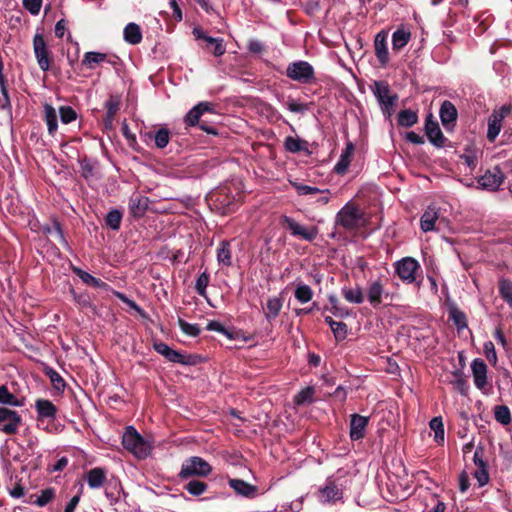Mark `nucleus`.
<instances>
[{
    "instance_id": "f257e3e1",
    "label": "nucleus",
    "mask_w": 512,
    "mask_h": 512,
    "mask_svg": "<svg viewBox=\"0 0 512 512\" xmlns=\"http://www.w3.org/2000/svg\"><path fill=\"white\" fill-rule=\"evenodd\" d=\"M336 225L346 230H355L365 225L364 213L354 203H346L335 218Z\"/></svg>"
},
{
    "instance_id": "f03ea898",
    "label": "nucleus",
    "mask_w": 512,
    "mask_h": 512,
    "mask_svg": "<svg viewBox=\"0 0 512 512\" xmlns=\"http://www.w3.org/2000/svg\"><path fill=\"white\" fill-rule=\"evenodd\" d=\"M122 444L139 459L148 457L152 450V445L145 440L132 426H129L123 434Z\"/></svg>"
},
{
    "instance_id": "7ed1b4c3",
    "label": "nucleus",
    "mask_w": 512,
    "mask_h": 512,
    "mask_svg": "<svg viewBox=\"0 0 512 512\" xmlns=\"http://www.w3.org/2000/svg\"><path fill=\"white\" fill-rule=\"evenodd\" d=\"M210 464L201 457L193 456L186 459L179 472V477L187 479L192 476L205 477L210 474Z\"/></svg>"
},
{
    "instance_id": "20e7f679",
    "label": "nucleus",
    "mask_w": 512,
    "mask_h": 512,
    "mask_svg": "<svg viewBox=\"0 0 512 512\" xmlns=\"http://www.w3.org/2000/svg\"><path fill=\"white\" fill-rule=\"evenodd\" d=\"M396 275L406 284L416 281V274L420 270L419 262L413 257H404L394 263Z\"/></svg>"
},
{
    "instance_id": "39448f33",
    "label": "nucleus",
    "mask_w": 512,
    "mask_h": 512,
    "mask_svg": "<svg viewBox=\"0 0 512 512\" xmlns=\"http://www.w3.org/2000/svg\"><path fill=\"white\" fill-rule=\"evenodd\" d=\"M471 371L475 387L488 395L492 389V384L488 380V368L485 362L479 358L474 359L471 362Z\"/></svg>"
},
{
    "instance_id": "423d86ee",
    "label": "nucleus",
    "mask_w": 512,
    "mask_h": 512,
    "mask_svg": "<svg viewBox=\"0 0 512 512\" xmlns=\"http://www.w3.org/2000/svg\"><path fill=\"white\" fill-rule=\"evenodd\" d=\"M374 94L381 105L382 111L388 117L391 116L393 107L397 101V95L392 94L387 83L378 81L374 83Z\"/></svg>"
},
{
    "instance_id": "0eeeda50",
    "label": "nucleus",
    "mask_w": 512,
    "mask_h": 512,
    "mask_svg": "<svg viewBox=\"0 0 512 512\" xmlns=\"http://www.w3.org/2000/svg\"><path fill=\"white\" fill-rule=\"evenodd\" d=\"M280 223L289 229L291 235L300 237L305 241L312 242L318 236V228L315 226H304L289 216H282Z\"/></svg>"
},
{
    "instance_id": "6e6552de",
    "label": "nucleus",
    "mask_w": 512,
    "mask_h": 512,
    "mask_svg": "<svg viewBox=\"0 0 512 512\" xmlns=\"http://www.w3.org/2000/svg\"><path fill=\"white\" fill-rule=\"evenodd\" d=\"M286 75L290 79L300 83H309L315 77L312 65L306 61L290 63L287 66Z\"/></svg>"
},
{
    "instance_id": "1a4fd4ad",
    "label": "nucleus",
    "mask_w": 512,
    "mask_h": 512,
    "mask_svg": "<svg viewBox=\"0 0 512 512\" xmlns=\"http://www.w3.org/2000/svg\"><path fill=\"white\" fill-rule=\"evenodd\" d=\"M33 51L39 68L46 72L50 69L51 52L42 33H36L33 37Z\"/></svg>"
},
{
    "instance_id": "9d476101",
    "label": "nucleus",
    "mask_w": 512,
    "mask_h": 512,
    "mask_svg": "<svg viewBox=\"0 0 512 512\" xmlns=\"http://www.w3.org/2000/svg\"><path fill=\"white\" fill-rule=\"evenodd\" d=\"M22 424L21 416L14 410L0 407V431L7 434H16Z\"/></svg>"
},
{
    "instance_id": "9b49d317",
    "label": "nucleus",
    "mask_w": 512,
    "mask_h": 512,
    "mask_svg": "<svg viewBox=\"0 0 512 512\" xmlns=\"http://www.w3.org/2000/svg\"><path fill=\"white\" fill-rule=\"evenodd\" d=\"M343 498L342 488L335 479L328 478L325 485L318 491V500L323 504H334Z\"/></svg>"
},
{
    "instance_id": "f8f14e48",
    "label": "nucleus",
    "mask_w": 512,
    "mask_h": 512,
    "mask_svg": "<svg viewBox=\"0 0 512 512\" xmlns=\"http://www.w3.org/2000/svg\"><path fill=\"white\" fill-rule=\"evenodd\" d=\"M192 34L197 40L205 42V48L210 50L214 56L220 57L225 54L226 46L222 38H214L209 36L202 28H193Z\"/></svg>"
},
{
    "instance_id": "ddd939ff",
    "label": "nucleus",
    "mask_w": 512,
    "mask_h": 512,
    "mask_svg": "<svg viewBox=\"0 0 512 512\" xmlns=\"http://www.w3.org/2000/svg\"><path fill=\"white\" fill-rule=\"evenodd\" d=\"M508 112V108L502 107L499 111H494L489 117L487 138L490 142H493L499 135L502 127V120Z\"/></svg>"
},
{
    "instance_id": "4468645a",
    "label": "nucleus",
    "mask_w": 512,
    "mask_h": 512,
    "mask_svg": "<svg viewBox=\"0 0 512 512\" xmlns=\"http://www.w3.org/2000/svg\"><path fill=\"white\" fill-rule=\"evenodd\" d=\"M384 295L387 296L388 293L380 279L369 282L367 287V299L372 307H379L382 304Z\"/></svg>"
},
{
    "instance_id": "2eb2a0df",
    "label": "nucleus",
    "mask_w": 512,
    "mask_h": 512,
    "mask_svg": "<svg viewBox=\"0 0 512 512\" xmlns=\"http://www.w3.org/2000/svg\"><path fill=\"white\" fill-rule=\"evenodd\" d=\"M503 182V174L498 169L489 170L478 180L479 185L487 190L495 191Z\"/></svg>"
},
{
    "instance_id": "dca6fc26",
    "label": "nucleus",
    "mask_w": 512,
    "mask_h": 512,
    "mask_svg": "<svg viewBox=\"0 0 512 512\" xmlns=\"http://www.w3.org/2000/svg\"><path fill=\"white\" fill-rule=\"evenodd\" d=\"M368 421V417L359 414H353L351 416L350 437L352 440H360L364 437Z\"/></svg>"
},
{
    "instance_id": "f3484780",
    "label": "nucleus",
    "mask_w": 512,
    "mask_h": 512,
    "mask_svg": "<svg viewBox=\"0 0 512 512\" xmlns=\"http://www.w3.org/2000/svg\"><path fill=\"white\" fill-rule=\"evenodd\" d=\"M229 486L235 491L236 494L253 499L258 495L257 486L251 485L241 479H230Z\"/></svg>"
},
{
    "instance_id": "a211bd4d",
    "label": "nucleus",
    "mask_w": 512,
    "mask_h": 512,
    "mask_svg": "<svg viewBox=\"0 0 512 512\" xmlns=\"http://www.w3.org/2000/svg\"><path fill=\"white\" fill-rule=\"evenodd\" d=\"M149 198L142 196L138 193H134L129 199V209L133 216L142 217L149 207Z\"/></svg>"
},
{
    "instance_id": "6ab92c4d",
    "label": "nucleus",
    "mask_w": 512,
    "mask_h": 512,
    "mask_svg": "<svg viewBox=\"0 0 512 512\" xmlns=\"http://www.w3.org/2000/svg\"><path fill=\"white\" fill-rule=\"evenodd\" d=\"M213 105L209 102H200L195 105L185 116V123L188 126H195L204 112H211Z\"/></svg>"
},
{
    "instance_id": "aec40b11",
    "label": "nucleus",
    "mask_w": 512,
    "mask_h": 512,
    "mask_svg": "<svg viewBox=\"0 0 512 512\" xmlns=\"http://www.w3.org/2000/svg\"><path fill=\"white\" fill-rule=\"evenodd\" d=\"M355 151V146L352 142L348 141L346 143L345 149L342 151L338 162L336 163L334 167V171L337 174H344L348 170L352 156Z\"/></svg>"
},
{
    "instance_id": "412c9836",
    "label": "nucleus",
    "mask_w": 512,
    "mask_h": 512,
    "mask_svg": "<svg viewBox=\"0 0 512 512\" xmlns=\"http://www.w3.org/2000/svg\"><path fill=\"white\" fill-rule=\"evenodd\" d=\"M425 132L431 143L437 147L443 146L445 138L440 130L438 123L433 121L430 117L426 120Z\"/></svg>"
},
{
    "instance_id": "4be33fe9",
    "label": "nucleus",
    "mask_w": 512,
    "mask_h": 512,
    "mask_svg": "<svg viewBox=\"0 0 512 512\" xmlns=\"http://www.w3.org/2000/svg\"><path fill=\"white\" fill-rule=\"evenodd\" d=\"M43 119L47 125L50 136H55L58 131V116L56 109L49 103L43 104Z\"/></svg>"
},
{
    "instance_id": "5701e85b",
    "label": "nucleus",
    "mask_w": 512,
    "mask_h": 512,
    "mask_svg": "<svg viewBox=\"0 0 512 512\" xmlns=\"http://www.w3.org/2000/svg\"><path fill=\"white\" fill-rule=\"evenodd\" d=\"M154 349L157 353L164 356L167 360L174 363L187 364L185 360V356L179 353L176 350L170 348L167 344L163 342L155 343Z\"/></svg>"
},
{
    "instance_id": "b1692460",
    "label": "nucleus",
    "mask_w": 512,
    "mask_h": 512,
    "mask_svg": "<svg viewBox=\"0 0 512 512\" xmlns=\"http://www.w3.org/2000/svg\"><path fill=\"white\" fill-rule=\"evenodd\" d=\"M375 55L382 66H386L389 61V53L386 43V35L378 33L374 40Z\"/></svg>"
},
{
    "instance_id": "393cba45",
    "label": "nucleus",
    "mask_w": 512,
    "mask_h": 512,
    "mask_svg": "<svg viewBox=\"0 0 512 512\" xmlns=\"http://www.w3.org/2000/svg\"><path fill=\"white\" fill-rule=\"evenodd\" d=\"M439 218L438 210L435 207H428L420 219V226L423 232L433 231L435 222Z\"/></svg>"
},
{
    "instance_id": "a878e982",
    "label": "nucleus",
    "mask_w": 512,
    "mask_h": 512,
    "mask_svg": "<svg viewBox=\"0 0 512 512\" xmlns=\"http://www.w3.org/2000/svg\"><path fill=\"white\" fill-rule=\"evenodd\" d=\"M283 306V300L280 297H270L263 308L265 317L268 321L274 320L280 313Z\"/></svg>"
},
{
    "instance_id": "bb28decb",
    "label": "nucleus",
    "mask_w": 512,
    "mask_h": 512,
    "mask_svg": "<svg viewBox=\"0 0 512 512\" xmlns=\"http://www.w3.org/2000/svg\"><path fill=\"white\" fill-rule=\"evenodd\" d=\"M35 408L41 418H54L57 412L55 405L46 399H38Z\"/></svg>"
},
{
    "instance_id": "cd10ccee",
    "label": "nucleus",
    "mask_w": 512,
    "mask_h": 512,
    "mask_svg": "<svg viewBox=\"0 0 512 512\" xmlns=\"http://www.w3.org/2000/svg\"><path fill=\"white\" fill-rule=\"evenodd\" d=\"M124 40L132 45H136L142 40V32L136 23H129L126 25L123 31Z\"/></svg>"
},
{
    "instance_id": "c85d7f7f",
    "label": "nucleus",
    "mask_w": 512,
    "mask_h": 512,
    "mask_svg": "<svg viewBox=\"0 0 512 512\" xmlns=\"http://www.w3.org/2000/svg\"><path fill=\"white\" fill-rule=\"evenodd\" d=\"M440 118L444 126H447L456 120L457 110L450 101H444L441 105Z\"/></svg>"
},
{
    "instance_id": "c756f323",
    "label": "nucleus",
    "mask_w": 512,
    "mask_h": 512,
    "mask_svg": "<svg viewBox=\"0 0 512 512\" xmlns=\"http://www.w3.org/2000/svg\"><path fill=\"white\" fill-rule=\"evenodd\" d=\"M107 61V55L100 52H86L82 59V65L87 69H94L98 64Z\"/></svg>"
},
{
    "instance_id": "7c9ffc66",
    "label": "nucleus",
    "mask_w": 512,
    "mask_h": 512,
    "mask_svg": "<svg viewBox=\"0 0 512 512\" xmlns=\"http://www.w3.org/2000/svg\"><path fill=\"white\" fill-rule=\"evenodd\" d=\"M106 479L105 471L101 468H93L87 474V483L90 488H100Z\"/></svg>"
},
{
    "instance_id": "2f4dec72",
    "label": "nucleus",
    "mask_w": 512,
    "mask_h": 512,
    "mask_svg": "<svg viewBox=\"0 0 512 512\" xmlns=\"http://www.w3.org/2000/svg\"><path fill=\"white\" fill-rule=\"evenodd\" d=\"M342 295L345 298V300L349 303L361 304L364 302L363 291L359 286H356L354 288H342Z\"/></svg>"
},
{
    "instance_id": "473e14b6",
    "label": "nucleus",
    "mask_w": 512,
    "mask_h": 512,
    "mask_svg": "<svg viewBox=\"0 0 512 512\" xmlns=\"http://www.w3.org/2000/svg\"><path fill=\"white\" fill-rule=\"evenodd\" d=\"M411 34L408 30L397 29L392 35V46L394 50H400L406 46L410 40Z\"/></svg>"
},
{
    "instance_id": "72a5a7b5",
    "label": "nucleus",
    "mask_w": 512,
    "mask_h": 512,
    "mask_svg": "<svg viewBox=\"0 0 512 512\" xmlns=\"http://www.w3.org/2000/svg\"><path fill=\"white\" fill-rule=\"evenodd\" d=\"M217 261L220 265L223 266L229 267L232 265V255L228 242L222 241L220 243V246L217 250Z\"/></svg>"
},
{
    "instance_id": "f704fd0d",
    "label": "nucleus",
    "mask_w": 512,
    "mask_h": 512,
    "mask_svg": "<svg viewBox=\"0 0 512 512\" xmlns=\"http://www.w3.org/2000/svg\"><path fill=\"white\" fill-rule=\"evenodd\" d=\"M75 272L85 284L93 286V287L101 288V289H109L108 284H106L102 280L92 276L88 272H85L81 269H75Z\"/></svg>"
},
{
    "instance_id": "c9c22d12",
    "label": "nucleus",
    "mask_w": 512,
    "mask_h": 512,
    "mask_svg": "<svg viewBox=\"0 0 512 512\" xmlns=\"http://www.w3.org/2000/svg\"><path fill=\"white\" fill-rule=\"evenodd\" d=\"M294 296L301 304L309 302L313 297V291L307 284L298 283L296 285Z\"/></svg>"
},
{
    "instance_id": "e433bc0d",
    "label": "nucleus",
    "mask_w": 512,
    "mask_h": 512,
    "mask_svg": "<svg viewBox=\"0 0 512 512\" xmlns=\"http://www.w3.org/2000/svg\"><path fill=\"white\" fill-rule=\"evenodd\" d=\"M284 147L291 153L307 150V142L299 138L288 136L285 138Z\"/></svg>"
},
{
    "instance_id": "4c0bfd02",
    "label": "nucleus",
    "mask_w": 512,
    "mask_h": 512,
    "mask_svg": "<svg viewBox=\"0 0 512 512\" xmlns=\"http://www.w3.org/2000/svg\"><path fill=\"white\" fill-rule=\"evenodd\" d=\"M0 403L13 407H20L23 405V401L19 400L14 394L10 393L8 388L4 385L0 386Z\"/></svg>"
},
{
    "instance_id": "58836bf2",
    "label": "nucleus",
    "mask_w": 512,
    "mask_h": 512,
    "mask_svg": "<svg viewBox=\"0 0 512 512\" xmlns=\"http://www.w3.org/2000/svg\"><path fill=\"white\" fill-rule=\"evenodd\" d=\"M314 394L315 390L313 387H306L302 389L297 395H295L294 404L297 406L310 404L314 401Z\"/></svg>"
},
{
    "instance_id": "ea45409f",
    "label": "nucleus",
    "mask_w": 512,
    "mask_h": 512,
    "mask_svg": "<svg viewBox=\"0 0 512 512\" xmlns=\"http://www.w3.org/2000/svg\"><path fill=\"white\" fill-rule=\"evenodd\" d=\"M430 429L434 431V439L437 443L444 442V425L441 417H434L429 423Z\"/></svg>"
},
{
    "instance_id": "a19ab883",
    "label": "nucleus",
    "mask_w": 512,
    "mask_h": 512,
    "mask_svg": "<svg viewBox=\"0 0 512 512\" xmlns=\"http://www.w3.org/2000/svg\"><path fill=\"white\" fill-rule=\"evenodd\" d=\"M418 120L417 113L410 110H402L399 112L398 115V124L403 127H411L413 126Z\"/></svg>"
},
{
    "instance_id": "79ce46f5",
    "label": "nucleus",
    "mask_w": 512,
    "mask_h": 512,
    "mask_svg": "<svg viewBox=\"0 0 512 512\" xmlns=\"http://www.w3.org/2000/svg\"><path fill=\"white\" fill-rule=\"evenodd\" d=\"M494 417L502 425L510 424L512 418L510 409L505 405H498L494 409Z\"/></svg>"
},
{
    "instance_id": "37998d69",
    "label": "nucleus",
    "mask_w": 512,
    "mask_h": 512,
    "mask_svg": "<svg viewBox=\"0 0 512 512\" xmlns=\"http://www.w3.org/2000/svg\"><path fill=\"white\" fill-rule=\"evenodd\" d=\"M499 294L503 300L512 308V282L501 279L499 282Z\"/></svg>"
},
{
    "instance_id": "c03bdc74",
    "label": "nucleus",
    "mask_w": 512,
    "mask_h": 512,
    "mask_svg": "<svg viewBox=\"0 0 512 512\" xmlns=\"http://www.w3.org/2000/svg\"><path fill=\"white\" fill-rule=\"evenodd\" d=\"M449 318L453 321L459 330L467 327V319L465 314L456 307L450 308Z\"/></svg>"
},
{
    "instance_id": "a18cd8bd",
    "label": "nucleus",
    "mask_w": 512,
    "mask_h": 512,
    "mask_svg": "<svg viewBox=\"0 0 512 512\" xmlns=\"http://www.w3.org/2000/svg\"><path fill=\"white\" fill-rule=\"evenodd\" d=\"M122 214L119 210L114 209L108 212L105 221L107 226L113 230H118L121 225Z\"/></svg>"
},
{
    "instance_id": "49530a36",
    "label": "nucleus",
    "mask_w": 512,
    "mask_h": 512,
    "mask_svg": "<svg viewBox=\"0 0 512 512\" xmlns=\"http://www.w3.org/2000/svg\"><path fill=\"white\" fill-rule=\"evenodd\" d=\"M55 496V490L53 488H47L40 491L39 495H36L34 504L43 507L47 505Z\"/></svg>"
},
{
    "instance_id": "de8ad7c7",
    "label": "nucleus",
    "mask_w": 512,
    "mask_h": 512,
    "mask_svg": "<svg viewBox=\"0 0 512 512\" xmlns=\"http://www.w3.org/2000/svg\"><path fill=\"white\" fill-rule=\"evenodd\" d=\"M59 116L63 124H69L77 119V113L71 106L59 107Z\"/></svg>"
},
{
    "instance_id": "09e8293b",
    "label": "nucleus",
    "mask_w": 512,
    "mask_h": 512,
    "mask_svg": "<svg viewBox=\"0 0 512 512\" xmlns=\"http://www.w3.org/2000/svg\"><path fill=\"white\" fill-rule=\"evenodd\" d=\"M185 489L191 495L199 496L206 491L207 484L199 480H192L186 484Z\"/></svg>"
},
{
    "instance_id": "8fccbe9b",
    "label": "nucleus",
    "mask_w": 512,
    "mask_h": 512,
    "mask_svg": "<svg viewBox=\"0 0 512 512\" xmlns=\"http://www.w3.org/2000/svg\"><path fill=\"white\" fill-rule=\"evenodd\" d=\"M46 375L49 377L53 387L58 391H63L65 388V381L61 377V375L56 372L54 369H47Z\"/></svg>"
},
{
    "instance_id": "3c124183",
    "label": "nucleus",
    "mask_w": 512,
    "mask_h": 512,
    "mask_svg": "<svg viewBox=\"0 0 512 512\" xmlns=\"http://www.w3.org/2000/svg\"><path fill=\"white\" fill-rule=\"evenodd\" d=\"M209 281L210 277L206 271H204L198 276L195 284V289L200 296L206 295V288L209 284Z\"/></svg>"
},
{
    "instance_id": "603ef678",
    "label": "nucleus",
    "mask_w": 512,
    "mask_h": 512,
    "mask_svg": "<svg viewBox=\"0 0 512 512\" xmlns=\"http://www.w3.org/2000/svg\"><path fill=\"white\" fill-rule=\"evenodd\" d=\"M285 105L287 109L292 113H304L308 110V105L305 103H301L299 101H296L292 97H288Z\"/></svg>"
},
{
    "instance_id": "864d4df0",
    "label": "nucleus",
    "mask_w": 512,
    "mask_h": 512,
    "mask_svg": "<svg viewBox=\"0 0 512 512\" xmlns=\"http://www.w3.org/2000/svg\"><path fill=\"white\" fill-rule=\"evenodd\" d=\"M179 327L183 333L188 336L196 337L200 333V328L196 324H191L183 319L178 320Z\"/></svg>"
},
{
    "instance_id": "5fc2aeb1",
    "label": "nucleus",
    "mask_w": 512,
    "mask_h": 512,
    "mask_svg": "<svg viewBox=\"0 0 512 512\" xmlns=\"http://www.w3.org/2000/svg\"><path fill=\"white\" fill-rule=\"evenodd\" d=\"M292 186L297 191L298 195H315L319 194L321 190L315 186L304 185L298 182H292Z\"/></svg>"
},
{
    "instance_id": "6e6d98bb",
    "label": "nucleus",
    "mask_w": 512,
    "mask_h": 512,
    "mask_svg": "<svg viewBox=\"0 0 512 512\" xmlns=\"http://www.w3.org/2000/svg\"><path fill=\"white\" fill-rule=\"evenodd\" d=\"M169 131L167 129L161 128L159 129L154 136L155 145L162 149L165 148L169 143Z\"/></svg>"
},
{
    "instance_id": "4d7b16f0",
    "label": "nucleus",
    "mask_w": 512,
    "mask_h": 512,
    "mask_svg": "<svg viewBox=\"0 0 512 512\" xmlns=\"http://www.w3.org/2000/svg\"><path fill=\"white\" fill-rule=\"evenodd\" d=\"M331 330L337 340H343L347 336V325L343 322H332Z\"/></svg>"
},
{
    "instance_id": "13d9d810",
    "label": "nucleus",
    "mask_w": 512,
    "mask_h": 512,
    "mask_svg": "<svg viewBox=\"0 0 512 512\" xmlns=\"http://www.w3.org/2000/svg\"><path fill=\"white\" fill-rule=\"evenodd\" d=\"M484 354L487 360L495 365L497 363V353L495 350V346L492 341H486L483 345Z\"/></svg>"
},
{
    "instance_id": "bf43d9fd",
    "label": "nucleus",
    "mask_w": 512,
    "mask_h": 512,
    "mask_svg": "<svg viewBox=\"0 0 512 512\" xmlns=\"http://www.w3.org/2000/svg\"><path fill=\"white\" fill-rule=\"evenodd\" d=\"M72 293H73V298H74L75 302L81 308H93L91 298L87 293L77 294L75 291H72Z\"/></svg>"
},
{
    "instance_id": "052dcab7",
    "label": "nucleus",
    "mask_w": 512,
    "mask_h": 512,
    "mask_svg": "<svg viewBox=\"0 0 512 512\" xmlns=\"http://www.w3.org/2000/svg\"><path fill=\"white\" fill-rule=\"evenodd\" d=\"M42 0H23V6L32 15H37L41 9Z\"/></svg>"
},
{
    "instance_id": "680f3d73",
    "label": "nucleus",
    "mask_w": 512,
    "mask_h": 512,
    "mask_svg": "<svg viewBox=\"0 0 512 512\" xmlns=\"http://www.w3.org/2000/svg\"><path fill=\"white\" fill-rule=\"evenodd\" d=\"M475 478L477 479L479 486H484L489 481V475L487 472V467L484 468H477L474 474Z\"/></svg>"
},
{
    "instance_id": "e2e57ef3",
    "label": "nucleus",
    "mask_w": 512,
    "mask_h": 512,
    "mask_svg": "<svg viewBox=\"0 0 512 512\" xmlns=\"http://www.w3.org/2000/svg\"><path fill=\"white\" fill-rule=\"evenodd\" d=\"M48 232L50 235L55 237L60 243L67 245V242L58 223H55L53 228L49 229Z\"/></svg>"
},
{
    "instance_id": "0e129e2a",
    "label": "nucleus",
    "mask_w": 512,
    "mask_h": 512,
    "mask_svg": "<svg viewBox=\"0 0 512 512\" xmlns=\"http://www.w3.org/2000/svg\"><path fill=\"white\" fill-rule=\"evenodd\" d=\"M483 449L481 447L476 448L473 456L474 464L477 468L487 467L486 462L483 460Z\"/></svg>"
},
{
    "instance_id": "69168bd1",
    "label": "nucleus",
    "mask_w": 512,
    "mask_h": 512,
    "mask_svg": "<svg viewBox=\"0 0 512 512\" xmlns=\"http://www.w3.org/2000/svg\"><path fill=\"white\" fill-rule=\"evenodd\" d=\"M207 330L209 331H216V332H219V333H222L228 337H230L228 331L225 329V327L218 321H210L208 324H207Z\"/></svg>"
},
{
    "instance_id": "338daca9",
    "label": "nucleus",
    "mask_w": 512,
    "mask_h": 512,
    "mask_svg": "<svg viewBox=\"0 0 512 512\" xmlns=\"http://www.w3.org/2000/svg\"><path fill=\"white\" fill-rule=\"evenodd\" d=\"M113 293L116 297H118L122 302L127 304L129 307H131L137 311L140 310L139 306L133 300L129 299L125 294L118 292V291H113Z\"/></svg>"
},
{
    "instance_id": "774afa93",
    "label": "nucleus",
    "mask_w": 512,
    "mask_h": 512,
    "mask_svg": "<svg viewBox=\"0 0 512 512\" xmlns=\"http://www.w3.org/2000/svg\"><path fill=\"white\" fill-rule=\"evenodd\" d=\"M113 293L116 297H118L122 302L127 304L129 307H131L137 311L140 310L139 306L133 300L129 299L125 294L118 292V291H113Z\"/></svg>"
}]
</instances>
